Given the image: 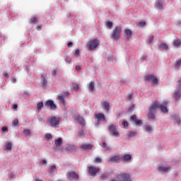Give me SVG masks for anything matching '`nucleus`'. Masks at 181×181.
<instances>
[{"instance_id":"29","label":"nucleus","mask_w":181,"mask_h":181,"mask_svg":"<svg viewBox=\"0 0 181 181\" xmlns=\"http://www.w3.org/2000/svg\"><path fill=\"white\" fill-rule=\"evenodd\" d=\"M109 176H110V174L108 173H105L101 175L100 178L102 180H105L108 179Z\"/></svg>"},{"instance_id":"46","label":"nucleus","mask_w":181,"mask_h":181,"mask_svg":"<svg viewBox=\"0 0 181 181\" xmlns=\"http://www.w3.org/2000/svg\"><path fill=\"white\" fill-rule=\"evenodd\" d=\"M122 125L124 126V128H127L129 126L128 122L127 121H123Z\"/></svg>"},{"instance_id":"5","label":"nucleus","mask_w":181,"mask_h":181,"mask_svg":"<svg viewBox=\"0 0 181 181\" xmlns=\"http://www.w3.org/2000/svg\"><path fill=\"white\" fill-rule=\"evenodd\" d=\"M99 45V40L97 39H94L91 41H89L88 43V49L93 50L96 49Z\"/></svg>"},{"instance_id":"27","label":"nucleus","mask_w":181,"mask_h":181,"mask_svg":"<svg viewBox=\"0 0 181 181\" xmlns=\"http://www.w3.org/2000/svg\"><path fill=\"white\" fill-rule=\"evenodd\" d=\"M156 7L158 9H163V1H162V0H158L156 1Z\"/></svg>"},{"instance_id":"22","label":"nucleus","mask_w":181,"mask_h":181,"mask_svg":"<svg viewBox=\"0 0 181 181\" xmlns=\"http://www.w3.org/2000/svg\"><path fill=\"white\" fill-rule=\"evenodd\" d=\"M173 46L175 47H179L181 45V40H179V39H177V40H174L173 42Z\"/></svg>"},{"instance_id":"24","label":"nucleus","mask_w":181,"mask_h":181,"mask_svg":"<svg viewBox=\"0 0 181 181\" xmlns=\"http://www.w3.org/2000/svg\"><path fill=\"white\" fill-rule=\"evenodd\" d=\"M156 114V112H155L149 111V112H148V119H154L155 117H156V115H155Z\"/></svg>"},{"instance_id":"14","label":"nucleus","mask_w":181,"mask_h":181,"mask_svg":"<svg viewBox=\"0 0 181 181\" xmlns=\"http://www.w3.org/2000/svg\"><path fill=\"white\" fill-rule=\"evenodd\" d=\"M75 119L78 122V123L82 126L86 125V122H84V119L81 116H76L75 117Z\"/></svg>"},{"instance_id":"11","label":"nucleus","mask_w":181,"mask_h":181,"mask_svg":"<svg viewBox=\"0 0 181 181\" xmlns=\"http://www.w3.org/2000/svg\"><path fill=\"white\" fill-rule=\"evenodd\" d=\"M95 119L97 122L105 121V116L103 113L95 115Z\"/></svg>"},{"instance_id":"41","label":"nucleus","mask_w":181,"mask_h":181,"mask_svg":"<svg viewBox=\"0 0 181 181\" xmlns=\"http://www.w3.org/2000/svg\"><path fill=\"white\" fill-rule=\"evenodd\" d=\"M72 87L76 90H78V88H79L78 85L76 83H72Z\"/></svg>"},{"instance_id":"2","label":"nucleus","mask_w":181,"mask_h":181,"mask_svg":"<svg viewBox=\"0 0 181 181\" xmlns=\"http://www.w3.org/2000/svg\"><path fill=\"white\" fill-rule=\"evenodd\" d=\"M122 32V27L120 26L115 27L111 34V37L112 40H119L121 37Z\"/></svg>"},{"instance_id":"59","label":"nucleus","mask_w":181,"mask_h":181,"mask_svg":"<svg viewBox=\"0 0 181 181\" xmlns=\"http://www.w3.org/2000/svg\"><path fill=\"white\" fill-rule=\"evenodd\" d=\"M3 76H4V77H6V78H8V74H7V72H4V74H3Z\"/></svg>"},{"instance_id":"8","label":"nucleus","mask_w":181,"mask_h":181,"mask_svg":"<svg viewBox=\"0 0 181 181\" xmlns=\"http://www.w3.org/2000/svg\"><path fill=\"white\" fill-rule=\"evenodd\" d=\"M60 119L57 117H52L49 119V123L52 124V127H56L59 125Z\"/></svg>"},{"instance_id":"36","label":"nucleus","mask_w":181,"mask_h":181,"mask_svg":"<svg viewBox=\"0 0 181 181\" xmlns=\"http://www.w3.org/2000/svg\"><path fill=\"white\" fill-rule=\"evenodd\" d=\"M112 23L111 21H107L106 23V27L109 29L111 30L112 28Z\"/></svg>"},{"instance_id":"34","label":"nucleus","mask_w":181,"mask_h":181,"mask_svg":"<svg viewBox=\"0 0 181 181\" xmlns=\"http://www.w3.org/2000/svg\"><path fill=\"white\" fill-rule=\"evenodd\" d=\"M180 97H181V92L178 91V92L175 93V98L176 100L180 99Z\"/></svg>"},{"instance_id":"50","label":"nucleus","mask_w":181,"mask_h":181,"mask_svg":"<svg viewBox=\"0 0 181 181\" xmlns=\"http://www.w3.org/2000/svg\"><path fill=\"white\" fill-rule=\"evenodd\" d=\"M79 54H80V50L79 49L76 50L75 52L76 57H78Z\"/></svg>"},{"instance_id":"25","label":"nucleus","mask_w":181,"mask_h":181,"mask_svg":"<svg viewBox=\"0 0 181 181\" xmlns=\"http://www.w3.org/2000/svg\"><path fill=\"white\" fill-rule=\"evenodd\" d=\"M11 149H12V143H11V142H8V143L6 145L4 150H5V151H11Z\"/></svg>"},{"instance_id":"45","label":"nucleus","mask_w":181,"mask_h":181,"mask_svg":"<svg viewBox=\"0 0 181 181\" xmlns=\"http://www.w3.org/2000/svg\"><path fill=\"white\" fill-rule=\"evenodd\" d=\"M65 62H66L67 64H70V63L71 62V57H66V59H65Z\"/></svg>"},{"instance_id":"64","label":"nucleus","mask_w":181,"mask_h":181,"mask_svg":"<svg viewBox=\"0 0 181 181\" xmlns=\"http://www.w3.org/2000/svg\"><path fill=\"white\" fill-rule=\"evenodd\" d=\"M141 59H143V60H146V59H147V56H143V57H141Z\"/></svg>"},{"instance_id":"28","label":"nucleus","mask_w":181,"mask_h":181,"mask_svg":"<svg viewBox=\"0 0 181 181\" xmlns=\"http://www.w3.org/2000/svg\"><path fill=\"white\" fill-rule=\"evenodd\" d=\"M37 21H38L37 17H31V18H30V23L37 24Z\"/></svg>"},{"instance_id":"4","label":"nucleus","mask_w":181,"mask_h":181,"mask_svg":"<svg viewBox=\"0 0 181 181\" xmlns=\"http://www.w3.org/2000/svg\"><path fill=\"white\" fill-rule=\"evenodd\" d=\"M100 170V168H97L93 165H90L88 167V173L91 176L96 177L98 173H99Z\"/></svg>"},{"instance_id":"56","label":"nucleus","mask_w":181,"mask_h":181,"mask_svg":"<svg viewBox=\"0 0 181 181\" xmlns=\"http://www.w3.org/2000/svg\"><path fill=\"white\" fill-rule=\"evenodd\" d=\"M2 132H8V127H4L2 128Z\"/></svg>"},{"instance_id":"9","label":"nucleus","mask_w":181,"mask_h":181,"mask_svg":"<svg viewBox=\"0 0 181 181\" xmlns=\"http://www.w3.org/2000/svg\"><path fill=\"white\" fill-rule=\"evenodd\" d=\"M159 102L158 101H154L151 107L148 108L149 112H157V110L159 107Z\"/></svg>"},{"instance_id":"15","label":"nucleus","mask_w":181,"mask_h":181,"mask_svg":"<svg viewBox=\"0 0 181 181\" xmlns=\"http://www.w3.org/2000/svg\"><path fill=\"white\" fill-rule=\"evenodd\" d=\"M124 34H125L126 36H127V40H129L130 37H132V31L130 29H129V28H125V29L124 30Z\"/></svg>"},{"instance_id":"47","label":"nucleus","mask_w":181,"mask_h":181,"mask_svg":"<svg viewBox=\"0 0 181 181\" xmlns=\"http://www.w3.org/2000/svg\"><path fill=\"white\" fill-rule=\"evenodd\" d=\"M45 138H46L47 139H52V136L50 134H47L45 135Z\"/></svg>"},{"instance_id":"57","label":"nucleus","mask_w":181,"mask_h":181,"mask_svg":"<svg viewBox=\"0 0 181 181\" xmlns=\"http://www.w3.org/2000/svg\"><path fill=\"white\" fill-rule=\"evenodd\" d=\"M132 99V93H129L128 95V100H131Z\"/></svg>"},{"instance_id":"20","label":"nucleus","mask_w":181,"mask_h":181,"mask_svg":"<svg viewBox=\"0 0 181 181\" xmlns=\"http://www.w3.org/2000/svg\"><path fill=\"white\" fill-rule=\"evenodd\" d=\"M121 160V158L119 156H112L110 158V160L111 162H116V163H118L119 160Z\"/></svg>"},{"instance_id":"38","label":"nucleus","mask_w":181,"mask_h":181,"mask_svg":"<svg viewBox=\"0 0 181 181\" xmlns=\"http://www.w3.org/2000/svg\"><path fill=\"white\" fill-rule=\"evenodd\" d=\"M135 125L138 126V127H141L142 125V119H137L135 122H134Z\"/></svg>"},{"instance_id":"49","label":"nucleus","mask_w":181,"mask_h":181,"mask_svg":"<svg viewBox=\"0 0 181 181\" xmlns=\"http://www.w3.org/2000/svg\"><path fill=\"white\" fill-rule=\"evenodd\" d=\"M24 132L26 135H30V129H25Z\"/></svg>"},{"instance_id":"31","label":"nucleus","mask_w":181,"mask_h":181,"mask_svg":"<svg viewBox=\"0 0 181 181\" xmlns=\"http://www.w3.org/2000/svg\"><path fill=\"white\" fill-rule=\"evenodd\" d=\"M42 107H43V102H42V101L39 102V103L37 104V111H38V112H40Z\"/></svg>"},{"instance_id":"19","label":"nucleus","mask_w":181,"mask_h":181,"mask_svg":"<svg viewBox=\"0 0 181 181\" xmlns=\"http://www.w3.org/2000/svg\"><path fill=\"white\" fill-rule=\"evenodd\" d=\"M93 148V146L91 144H83L81 146V148L83 150H90Z\"/></svg>"},{"instance_id":"43","label":"nucleus","mask_w":181,"mask_h":181,"mask_svg":"<svg viewBox=\"0 0 181 181\" xmlns=\"http://www.w3.org/2000/svg\"><path fill=\"white\" fill-rule=\"evenodd\" d=\"M95 163H102V159L99 157H97L95 159Z\"/></svg>"},{"instance_id":"17","label":"nucleus","mask_w":181,"mask_h":181,"mask_svg":"<svg viewBox=\"0 0 181 181\" xmlns=\"http://www.w3.org/2000/svg\"><path fill=\"white\" fill-rule=\"evenodd\" d=\"M171 169V168L170 166H167V167H164V166H160L158 167V170H160V172H164V173H167L168 171H170Z\"/></svg>"},{"instance_id":"10","label":"nucleus","mask_w":181,"mask_h":181,"mask_svg":"<svg viewBox=\"0 0 181 181\" xmlns=\"http://www.w3.org/2000/svg\"><path fill=\"white\" fill-rule=\"evenodd\" d=\"M67 177H68V179L71 180L78 181L79 180L78 174H77L74 172L69 173L67 175Z\"/></svg>"},{"instance_id":"30","label":"nucleus","mask_w":181,"mask_h":181,"mask_svg":"<svg viewBox=\"0 0 181 181\" xmlns=\"http://www.w3.org/2000/svg\"><path fill=\"white\" fill-rule=\"evenodd\" d=\"M144 129L146 132L150 133L152 131V127L149 124H146Z\"/></svg>"},{"instance_id":"39","label":"nucleus","mask_w":181,"mask_h":181,"mask_svg":"<svg viewBox=\"0 0 181 181\" xmlns=\"http://www.w3.org/2000/svg\"><path fill=\"white\" fill-rule=\"evenodd\" d=\"M58 100H59V101H61L62 103L64 104L65 100H64V96H63V95H59V96H58Z\"/></svg>"},{"instance_id":"1","label":"nucleus","mask_w":181,"mask_h":181,"mask_svg":"<svg viewBox=\"0 0 181 181\" xmlns=\"http://www.w3.org/2000/svg\"><path fill=\"white\" fill-rule=\"evenodd\" d=\"M110 181H132L131 175L125 172L117 174L115 178H112Z\"/></svg>"},{"instance_id":"37","label":"nucleus","mask_w":181,"mask_h":181,"mask_svg":"<svg viewBox=\"0 0 181 181\" xmlns=\"http://www.w3.org/2000/svg\"><path fill=\"white\" fill-rule=\"evenodd\" d=\"M146 25V22L145 21H141L138 23V27H140V28H144Z\"/></svg>"},{"instance_id":"26","label":"nucleus","mask_w":181,"mask_h":181,"mask_svg":"<svg viewBox=\"0 0 181 181\" xmlns=\"http://www.w3.org/2000/svg\"><path fill=\"white\" fill-rule=\"evenodd\" d=\"M94 82H90L89 84L88 85V88L89 91L92 92L94 90Z\"/></svg>"},{"instance_id":"53","label":"nucleus","mask_w":181,"mask_h":181,"mask_svg":"<svg viewBox=\"0 0 181 181\" xmlns=\"http://www.w3.org/2000/svg\"><path fill=\"white\" fill-rule=\"evenodd\" d=\"M153 38H154L153 35H151V36L150 37V38H148V42H149L150 43H151V42H153Z\"/></svg>"},{"instance_id":"52","label":"nucleus","mask_w":181,"mask_h":181,"mask_svg":"<svg viewBox=\"0 0 181 181\" xmlns=\"http://www.w3.org/2000/svg\"><path fill=\"white\" fill-rule=\"evenodd\" d=\"M76 70L77 71H80L81 70V67L79 65L76 66Z\"/></svg>"},{"instance_id":"48","label":"nucleus","mask_w":181,"mask_h":181,"mask_svg":"<svg viewBox=\"0 0 181 181\" xmlns=\"http://www.w3.org/2000/svg\"><path fill=\"white\" fill-rule=\"evenodd\" d=\"M84 134H84L83 129H81V131H79L78 136L79 137H81V136H83Z\"/></svg>"},{"instance_id":"12","label":"nucleus","mask_w":181,"mask_h":181,"mask_svg":"<svg viewBox=\"0 0 181 181\" xmlns=\"http://www.w3.org/2000/svg\"><path fill=\"white\" fill-rule=\"evenodd\" d=\"M168 102H164L163 104L159 105V107L160 108V110L163 113H168V109L167 108Z\"/></svg>"},{"instance_id":"54","label":"nucleus","mask_w":181,"mask_h":181,"mask_svg":"<svg viewBox=\"0 0 181 181\" xmlns=\"http://www.w3.org/2000/svg\"><path fill=\"white\" fill-rule=\"evenodd\" d=\"M72 46H73V43H72L71 42H69L67 44V47H68L69 48L72 47Z\"/></svg>"},{"instance_id":"61","label":"nucleus","mask_w":181,"mask_h":181,"mask_svg":"<svg viewBox=\"0 0 181 181\" xmlns=\"http://www.w3.org/2000/svg\"><path fill=\"white\" fill-rule=\"evenodd\" d=\"M13 110H17L18 109V105L17 104L13 105Z\"/></svg>"},{"instance_id":"13","label":"nucleus","mask_w":181,"mask_h":181,"mask_svg":"<svg viewBox=\"0 0 181 181\" xmlns=\"http://www.w3.org/2000/svg\"><path fill=\"white\" fill-rule=\"evenodd\" d=\"M65 150L67 152H73L76 150V147L73 145H66Z\"/></svg>"},{"instance_id":"21","label":"nucleus","mask_w":181,"mask_h":181,"mask_svg":"<svg viewBox=\"0 0 181 181\" xmlns=\"http://www.w3.org/2000/svg\"><path fill=\"white\" fill-rule=\"evenodd\" d=\"M56 147H59L62 144V139L61 137H59L57 140L54 141Z\"/></svg>"},{"instance_id":"6","label":"nucleus","mask_w":181,"mask_h":181,"mask_svg":"<svg viewBox=\"0 0 181 181\" xmlns=\"http://www.w3.org/2000/svg\"><path fill=\"white\" fill-rule=\"evenodd\" d=\"M144 81L146 82H151L153 85H156L158 84V78H156V76H153V75H147L145 78H144Z\"/></svg>"},{"instance_id":"62","label":"nucleus","mask_w":181,"mask_h":181,"mask_svg":"<svg viewBox=\"0 0 181 181\" xmlns=\"http://www.w3.org/2000/svg\"><path fill=\"white\" fill-rule=\"evenodd\" d=\"M107 143L103 142V146H102L103 148H107Z\"/></svg>"},{"instance_id":"42","label":"nucleus","mask_w":181,"mask_h":181,"mask_svg":"<svg viewBox=\"0 0 181 181\" xmlns=\"http://www.w3.org/2000/svg\"><path fill=\"white\" fill-rule=\"evenodd\" d=\"M138 119H137L136 115H134L132 116V117H131V121L132 122H133L134 123Z\"/></svg>"},{"instance_id":"23","label":"nucleus","mask_w":181,"mask_h":181,"mask_svg":"<svg viewBox=\"0 0 181 181\" xmlns=\"http://www.w3.org/2000/svg\"><path fill=\"white\" fill-rule=\"evenodd\" d=\"M132 160V156L129 154L124 155L122 158L123 161L128 162V160Z\"/></svg>"},{"instance_id":"60","label":"nucleus","mask_w":181,"mask_h":181,"mask_svg":"<svg viewBox=\"0 0 181 181\" xmlns=\"http://www.w3.org/2000/svg\"><path fill=\"white\" fill-rule=\"evenodd\" d=\"M177 87H181V78L177 81Z\"/></svg>"},{"instance_id":"35","label":"nucleus","mask_w":181,"mask_h":181,"mask_svg":"<svg viewBox=\"0 0 181 181\" xmlns=\"http://www.w3.org/2000/svg\"><path fill=\"white\" fill-rule=\"evenodd\" d=\"M181 66V59L180 60H177L175 62V67L176 69H179Z\"/></svg>"},{"instance_id":"32","label":"nucleus","mask_w":181,"mask_h":181,"mask_svg":"<svg viewBox=\"0 0 181 181\" xmlns=\"http://www.w3.org/2000/svg\"><path fill=\"white\" fill-rule=\"evenodd\" d=\"M57 170V166H56V165H51V166H49V168L48 172H49V173H54V170Z\"/></svg>"},{"instance_id":"33","label":"nucleus","mask_w":181,"mask_h":181,"mask_svg":"<svg viewBox=\"0 0 181 181\" xmlns=\"http://www.w3.org/2000/svg\"><path fill=\"white\" fill-rule=\"evenodd\" d=\"M160 48L162 50H168V45H167V44L162 43V44L160 45Z\"/></svg>"},{"instance_id":"18","label":"nucleus","mask_w":181,"mask_h":181,"mask_svg":"<svg viewBox=\"0 0 181 181\" xmlns=\"http://www.w3.org/2000/svg\"><path fill=\"white\" fill-rule=\"evenodd\" d=\"M46 78H47L46 75H42V79L43 80L42 87L44 88H46L47 87V80L46 79Z\"/></svg>"},{"instance_id":"51","label":"nucleus","mask_w":181,"mask_h":181,"mask_svg":"<svg viewBox=\"0 0 181 181\" xmlns=\"http://www.w3.org/2000/svg\"><path fill=\"white\" fill-rule=\"evenodd\" d=\"M57 69H55L52 72V74L53 76H57Z\"/></svg>"},{"instance_id":"40","label":"nucleus","mask_w":181,"mask_h":181,"mask_svg":"<svg viewBox=\"0 0 181 181\" xmlns=\"http://www.w3.org/2000/svg\"><path fill=\"white\" fill-rule=\"evenodd\" d=\"M137 134V132H131L130 133L128 134V137H133L135 135Z\"/></svg>"},{"instance_id":"3","label":"nucleus","mask_w":181,"mask_h":181,"mask_svg":"<svg viewBox=\"0 0 181 181\" xmlns=\"http://www.w3.org/2000/svg\"><path fill=\"white\" fill-rule=\"evenodd\" d=\"M108 131L113 136L119 137L120 136L118 129L114 124L108 126Z\"/></svg>"},{"instance_id":"58","label":"nucleus","mask_w":181,"mask_h":181,"mask_svg":"<svg viewBox=\"0 0 181 181\" xmlns=\"http://www.w3.org/2000/svg\"><path fill=\"white\" fill-rule=\"evenodd\" d=\"M11 82H12L13 83H17L16 78H11Z\"/></svg>"},{"instance_id":"44","label":"nucleus","mask_w":181,"mask_h":181,"mask_svg":"<svg viewBox=\"0 0 181 181\" xmlns=\"http://www.w3.org/2000/svg\"><path fill=\"white\" fill-rule=\"evenodd\" d=\"M12 124H13V126L18 125V124H19L18 119H15L12 122Z\"/></svg>"},{"instance_id":"16","label":"nucleus","mask_w":181,"mask_h":181,"mask_svg":"<svg viewBox=\"0 0 181 181\" xmlns=\"http://www.w3.org/2000/svg\"><path fill=\"white\" fill-rule=\"evenodd\" d=\"M103 107L106 112L110 111V103L107 101H103L102 103Z\"/></svg>"},{"instance_id":"55","label":"nucleus","mask_w":181,"mask_h":181,"mask_svg":"<svg viewBox=\"0 0 181 181\" xmlns=\"http://www.w3.org/2000/svg\"><path fill=\"white\" fill-rule=\"evenodd\" d=\"M176 123L177 124H180L181 123V120L179 117H177V119H175Z\"/></svg>"},{"instance_id":"63","label":"nucleus","mask_w":181,"mask_h":181,"mask_svg":"<svg viewBox=\"0 0 181 181\" xmlns=\"http://www.w3.org/2000/svg\"><path fill=\"white\" fill-rule=\"evenodd\" d=\"M36 29H37V30L40 31L42 30V27L41 26H37Z\"/></svg>"},{"instance_id":"7","label":"nucleus","mask_w":181,"mask_h":181,"mask_svg":"<svg viewBox=\"0 0 181 181\" xmlns=\"http://www.w3.org/2000/svg\"><path fill=\"white\" fill-rule=\"evenodd\" d=\"M45 105L47 106V107H49L50 110H56L57 108V105L54 104L53 100H48L45 103Z\"/></svg>"}]
</instances>
